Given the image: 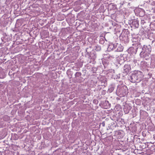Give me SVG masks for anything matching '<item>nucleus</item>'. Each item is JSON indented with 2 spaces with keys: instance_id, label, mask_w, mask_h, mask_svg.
I'll list each match as a JSON object with an SVG mask.
<instances>
[{
  "instance_id": "nucleus-1",
  "label": "nucleus",
  "mask_w": 155,
  "mask_h": 155,
  "mask_svg": "<svg viewBox=\"0 0 155 155\" xmlns=\"http://www.w3.org/2000/svg\"><path fill=\"white\" fill-rule=\"evenodd\" d=\"M143 77V74L141 71H135L130 77L129 80L133 83L139 82L142 80Z\"/></svg>"
},
{
  "instance_id": "nucleus-2",
  "label": "nucleus",
  "mask_w": 155,
  "mask_h": 155,
  "mask_svg": "<svg viewBox=\"0 0 155 155\" xmlns=\"http://www.w3.org/2000/svg\"><path fill=\"white\" fill-rule=\"evenodd\" d=\"M130 69L131 68L129 65L125 64L124 67L123 73L127 74L129 72Z\"/></svg>"
},
{
  "instance_id": "nucleus-3",
  "label": "nucleus",
  "mask_w": 155,
  "mask_h": 155,
  "mask_svg": "<svg viewBox=\"0 0 155 155\" xmlns=\"http://www.w3.org/2000/svg\"><path fill=\"white\" fill-rule=\"evenodd\" d=\"M117 44L115 43L114 44H110L109 45L108 47V50L110 51L114 49L117 46Z\"/></svg>"
},
{
  "instance_id": "nucleus-4",
  "label": "nucleus",
  "mask_w": 155,
  "mask_h": 155,
  "mask_svg": "<svg viewBox=\"0 0 155 155\" xmlns=\"http://www.w3.org/2000/svg\"><path fill=\"white\" fill-rule=\"evenodd\" d=\"M123 47L121 45H119L117 49V51L119 52L121 51H123Z\"/></svg>"
},
{
  "instance_id": "nucleus-5",
  "label": "nucleus",
  "mask_w": 155,
  "mask_h": 155,
  "mask_svg": "<svg viewBox=\"0 0 155 155\" xmlns=\"http://www.w3.org/2000/svg\"><path fill=\"white\" fill-rule=\"evenodd\" d=\"M81 73L80 72H77L75 74V75L76 77H79L81 75Z\"/></svg>"
},
{
  "instance_id": "nucleus-6",
  "label": "nucleus",
  "mask_w": 155,
  "mask_h": 155,
  "mask_svg": "<svg viewBox=\"0 0 155 155\" xmlns=\"http://www.w3.org/2000/svg\"><path fill=\"white\" fill-rule=\"evenodd\" d=\"M114 89V88L113 87H110V88H109L108 90L110 92H112Z\"/></svg>"
},
{
  "instance_id": "nucleus-7",
  "label": "nucleus",
  "mask_w": 155,
  "mask_h": 155,
  "mask_svg": "<svg viewBox=\"0 0 155 155\" xmlns=\"http://www.w3.org/2000/svg\"><path fill=\"white\" fill-rule=\"evenodd\" d=\"M96 49H95V50H96L97 51H100L101 50V48L99 46H96Z\"/></svg>"
},
{
  "instance_id": "nucleus-8",
  "label": "nucleus",
  "mask_w": 155,
  "mask_h": 155,
  "mask_svg": "<svg viewBox=\"0 0 155 155\" xmlns=\"http://www.w3.org/2000/svg\"><path fill=\"white\" fill-rule=\"evenodd\" d=\"M103 127L105 126V122H103L101 123Z\"/></svg>"
},
{
  "instance_id": "nucleus-9",
  "label": "nucleus",
  "mask_w": 155,
  "mask_h": 155,
  "mask_svg": "<svg viewBox=\"0 0 155 155\" xmlns=\"http://www.w3.org/2000/svg\"><path fill=\"white\" fill-rule=\"evenodd\" d=\"M138 25H139L138 24H137V27H137V28H138Z\"/></svg>"
}]
</instances>
